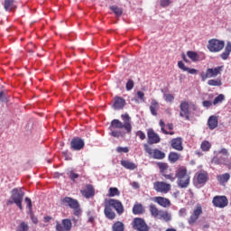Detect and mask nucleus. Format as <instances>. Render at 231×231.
<instances>
[{
  "label": "nucleus",
  "mask_w": 231,
  "mask_h": 231,
  "mask_svg": "<svg viewBox=\"0 0 231 231\" xmlns=\"http://www.w3.org/2000/svg\"><path fill=\"white\" fill-rule=\"evenodd\" d=\"M14 3H15V0H5L4 2V8L5 10H12L14 8Z\"/></svg>",
  "instance_id": "nucleus-33"
},
{
  "label": "nucleus",
  "mask_w": 231,
  "mask_h": 231,
  "mask_svg": "<svg viewBox=\"0 0 231 231\" xmlns=\"http://www.w3.org/2000/svg\"><path fill=\"white\" fill-rule=\"evenodd\" d=\"M126 104L127 103L125 102L124 97H122L120 96H116L114 97V103L112 105V107L116 111H120L121 109H124V107H125Z\"/></svg>",
  "instance_id": "nucleus-17"
},
{
  "label": "nucleus",
  "mask_w": 231,
  "mask_h": 231,
  "mask_svg": "<svg viewBox=\"0 0 231 231\" xmlns=\"http://www.w3.org/2000/svg\"><path fill=\"white\" fill-rule=\"evenodd\" d=\"M126 91H131V89H133V88H134V81H133V79H129L126 82Z\"/></svg>",
  "instance_id": "nucleus-45"
},
{
  "label": "nucleus",
  "mask_w": 231,
  "mask_h": 231,
  "mask_svg": "<svg viewBox=\"0 0 231 231\" xmlns=\"http://www.w3.org/2000/svg\"><path fill=\"white\" fill-rule=\"evenodd\" d=\"M187 56L189 57V59H190V60H192V62L199 61V54H198V52L194 51H189L187 52Z\"/></svg>",
  "instance_id": "nucleus-29"
},
{
  "label": "nucleus",
  "mask_w": 231,
  "mask_h": 231,
  "mask_svg": "<svg viewBox=\"0 0 231 231\" xmlns=\"http://www.w3.org/2000/svg\"><path fill=\"white\" fill-rule=\"evenodd\" d=\"M190 106L188 101H181L180 105V116L185 118V120H190Z\"/></svg>",
  "instance_id": "nucleus-12"
},
{
  "label": "nucleus",
  "mask_w": 231,
  "mask_h": 231,
  "mask_svg": "<svg viewBox=\"0 0 231 231\" xmlns=\"http://www.w3.org/2000/svg\"><path fill=\"white\" fill-rule=\"evenodd\" d=\"M73 227V223H71V219L65 218L61 220L60 223L57 222L56 224V231H69Z\"/></svg>",
  "instance_id": "nucleus-15"
},
{
  "label": "nucleus",
  "mask_w": 231,
  "mask_h": 231,
  "mask_svg": "<svg viewBox=\"0 0 231 231\" xmlns=\"http://www.w3.org/2000/svg\"><path fill=\"white\" fill-rule=\"evenodd\" d=\"M136 136H138L140 138V140H145V133H143V131H138L136 133Z\"/></svg>",
  "instance_id": "nucleus-51"
},
{
  "label": "nucleus",
  "mask_w": 231,
  "mask_h": 231,
  "mask_svg": "<svg viewBox=\"0 0 231 231\" xmlns=\"http://www.w3.org/2000/svg\"><path fill=\"white\" fill-rule=\"evenodd\" d=\"M88 223H95V217H89Z\"/></svg>",
  "instance_id": "nucleus-63"
},
{
  "label": "nucleus",
  "mask_w": 231,
  "mask_h": 231,
  "mask_svg": "<svg viewBox=\"0 0 231 231\" xmlns=\"http://www.w3.org/2000/svg\"><path fill=\"white\" fill-rule=\"evenodd\" d=\"M82 196L86 198V199H89L95 197V187L91 184H87L85 189L80 190Z\"/></svg>",
  "instance_id": "nucleus-18"
},
{
  "label": "nucleus",
  "mask_w": 231,
  "mask_h": 231,
  "mask_svg": "<svg viewBox=\"0 0 231 231\" xmlns=\"http://www.w3.org/2000/svg\"><path fill=\"white\" fill-rule=\"evenodd\" d=\"M163 178H165V180H169L170 181L173 182L176 180V175L174 176V173H170V174H162Z\"/></svg>",
  "instance_id": "nucleus-40"
},
{
  "label": "nucleus",
  "mask_w": 231,
  "mask_h": 231,
  "mask_svg": "<svg viewBox=\"0 0 231 231\" xmlns=\"http://www.w3.org/2000/svg\"><path fill=\"white\" fill-rule=\"evenodd\" d=\"M201 214H203V207H201L200 204H198L195 208L193 209V212L188 218V224L190 226H194L196 223H198V219H199Z\"/></svg>",
  "instance_id": "nucleus-9"
},
{
  "label": "nucleus",
  "mask_w": 231,
  "mask_h": 231,
  "mask_svg": "<svg viewBox=\"0 0 231 231\" xmlns=\"http://www.w3.org/2000/svg\"><path fill=\"white\" fill-rule=\"evenodd\" d=\"M153 189L161 194H169L171 192V186L165 181H155L153 183Z\"/></svg>",
  "instance_id": "nucleus-10"
},
{
  "label": "nucleus",
  "mask_w": 231,
  "mask_h": 231,
  "mask_svg": "<svg viewBox=\"0 0 231 231\" xmlns=\"http://www.w3.org/2000/svg\"><path fill=\"white\" fill-rule=\"evenodd\" d=\"M147 140H148V143H150L151 145L154 144V143H160L161 142V138L160 135L158 134H156V132H154V130L152 128H149L147 130Z\"/></svg>",
  "instance_id": "nucleus-16"
},
{
  "label": "nucleus",
  "mask_w": 231,
  "mask_h": 231,
  "mask_svg": "<svg viewBox=\"0 0 231 231\" xmlns=\"http://www.w3.org/2000/svg\"><path fill=\"white\" fill-rule=\"evenodd\" d=\"M84 149V145H71L70 151H82Z\"/></svg>",
  "instance_id": "nucleus-49"
},
{
  "label": "nucleus",
  "mask_w": 231,
  "mask_h": 231,
  "mask_svg": "<svg viewBox=\"0 0 231 231\" xmlns=\"http://www.w3.org/2000/svg\"><path fill=\"white\" fill-rule=\"evenodd\" d=\"M202 106L204 107H210V106H212V101L205 100L202 102Z\"/></svg>",
  "instance_id": "nucleus-56"
},
{
  "label": "nucleus",
  "mask_w": 231,
  "mask_h": 231,
  "mask_svg": "<svg viewBox=\"0 0 231 231\" xmlns=\"http://www.w3.org/2000/svg\"><path fill=\"white\" fill-rule=\"evenodd\" d=\"M113 208L116 211L119 216H122L124 212V204L118 199H109L105 203L104 214L107 219L113 220L116 217V213L113 211Z\"/></svg>",
  "instance_id": "nucleus-2"
},
{
  "label": "nucleus",
  "mask_w": 231,
  "mask_h": 231,
  "mask_svg": "<svg viewBox=\"0 0 231 231\" xmlns=\"http://www.w3.org/2000/svg\"><path fill=\"white\" fill-rule=\"evenodd\" d=\"M166 127L170 130L172 131V129H174V125H172V123H168L166 125Z\"/></svg>",
  "instance_id": "nucleus-61"
},
{
  "label": "nucleus",
  "mask_w": 231,
  "mask_h": 231,
  "mask_svg": "<svg viewBox=\"0 0 231 231\" xmlns=\"http://www.w3.org/2000/svg\"><path fill=\"white\" fill-rule=\"evenodd\" d=\"M178 67H179L180 69H181L182 71H187V69H189V67L185 66V63H183V61H179V62H178Z\"/></svg>",
  "instance_id": "nucleus-46"
},
{
  "label": "nucleus",
  "mask_w": 231,
  "mask_h": 231,
  "mask_svg": "<svg viewBox=\"0 0 231 231\" xmlns=\"http://www.w3.org/2000/svg\"><path fill=\"white\" fill-rule=\"evenodd\" d=\"M189 75H198V69L188 68L186 70Z\"/></svg>",
  "instance_id": "nucleus-54"
},
{
  "label": "nucleus",
  "mask_w": 231,
  "mask_h": 231,
  "mask_svg": "<svg viewBox=\"0 0 231 231\" xmlns=\"http://www.w3.org/2000/svg\"><path fill=\"white\" fill-rule=\"evenodd\" d=\"M228 156H230V152H228V150L226 148H222L219 151L214 152V156L211 159V163L213 165H226L227 167H230L231 161L228 159Z\"/></svg>",
  "instance_id": "nucleus-3"
},
{
  "label": "nucleus",
  "mask_w": 231,
  "mask_h": 231,
  "mask_svg": "<svg viewBox=\"0 0 231 231\" xmlns=\"http://www.w3.org/2000/svg\"><path fill=\"white\" fill-rule=\"evenodd\" d=\"M223 100H225V95L219 94L217 97H215V99L213 101V105L217 106V104H221V102H223Z\"/></svg>",
  "instance_id": "nucleus-37"
},
{
  "label": "nucleus",
  "mask_w": 231,
  "mask_h": 231,
  "mask_svg": "<svg viewBox=\"0 0 231 231\" xmlns=\"http://www.w3.org/2000/svg\"><path fill=\"white\" fill-rule=\"evenodd\" d=\"M24 201H25V203H26V205H27V208H29V212H33V210H32V199L26 197V198L24 199Z\"/></svg>",
  "instance_id": "nucleus-41"
},
{
  "label": "nucleus",
  "mask_w": 231,
  "mask_h": 231,
  "mask_svg": "<svg viewBox=\"0 0 231 231\" xmlns=\"http://www.w3.org/2000/svg\"><path fill=\"white\" fill-rule=\"evenodd\" d=\"M125 225H124V222L116 221L112 226V231H125Z\"/></svg>",
  "instance_id": "nucleus-27"
},
{
  "label": "nucleus",
  "mask_w": 231,
  "mask_h": 231,
  "mask_svg": "<svg viewBox=\"0 0 231 231\" xmlns=\"http://www.w3.org/2000/svg\"><path fill=\"white\" fill-rule=\"evenodd\" d=\"M158 109H160V104L156 99H152L150 106V111L152 116H156L158 115Z\"/></svg>",
  "instance_id": "nucleus-22"
},
{
  "label": "nucleus",
  "mask_w": 231,
  "mask_h": 231,
  "mask_svg": "<svg viewBox=\"0 0 231 231\" xmlns=\"http://www.w3.org/2000/svg\"><path fill=\"white\" fill-rule=\"evenodd\" d=\"M164 97L166 102H174V96H172L171 94H166Z\"/></svg>",
  "instance_id": "nucleus-48"
},
{
  "label": "nucleus",
  "mask_w": 231,
  "mask_h": 231,
  "mask_svg": "<svg viewBox=\"0 0 231 231\" xmlns=\"http://www.w3.org/2000/svg\"><path fill=\"white\" fill-rule=\"evenodd\" d=\"M28 224L25 222H22L19 226V228L16 231H28L29 230Z\"/></svg>",
  "instance_id": "nucleus-43"
},
{
  "label": "nucleus",
  "mask_w": 231,
  "mask_h": 231,
  "mask_svg": "<svg viewBox=\"0 0 231 231\" xmlns=\"http://www.w3.org/2000/svg\"><path fill=\"white\" fill-rule=\"evenodd\" d=\"M221 71H223V66H218L214 69H207L206 72L200 73L201 80L205 82L207 79H216L217 75H221Z\"/></svg>",
  "instance_id": "nucleus-7"
},
{
  "label": "nucleus",
  "mask_w": 231,
  "mask_h": 231,
  "mask_svg": "<svg viewBox=\"0 0 231 231\" xmlns=\"http://www.w3.org/2000/svg\"><path fill=\"white\" fill-rule=\"evenodd\" d=\"M133 228L137 231H149V226L143 218L135 217L133 221Z\"/></svg>",
  "instance_id": "nucleus-11"
},
{
  "label": "nucleus",
  "mask_w": 231,
  "mask_h": 231,
  "mask_svg": "<svg viewBox=\"0 0 231 231\" xmlns=\"http://www.w3.org/2000/svg\"><path fill=\"white\" fill-rule=\"evenodd\" d=\"M30 217L34 225H37V223H39V219L37 218V217H35V215H33V211H30Z\"/></svg>",
  "instance_id": "nucleus-47"
},
{
  "label": "nucleus",
  "mask_w": 231,
  "mask_h": 231,
  "mask_svg": "<svg viewBox=\"0 0 231 231\" xmlns=\"http://www.w3.org/2000/svg\"><path fill=\"white\" fill-rule=\"evenodd\" d=\"M24 199V191L23 188H14L11 191V199L6 201V205H16L20 210H23V199Z\"/></svg>",
  "instance_id": "nucleus-5"
},
{
  "label": "nucleus",
  "mask_w": 231,
  "mask_h": 231,
  "mask_svg": "<svg viewBox=\"0 0 231 231\" xmlns=\"http://www.w3.org/2000/svg\"><path fill=\"white\" fill-rule=\"evenodd\" d=\"M149 210H150V214H151L152 217H159V216L162 212V210L158 209V208L154 204H151L149 206Z\"/></svg>",
  "instance_id": "nucleus-24"
},
{
  "label": "nucleus",
  "mask_w": 231,
  "mask_h": 231,
  "mask_svg": "<svg viewBox=\"0 0 231 231\" xmlns=\"http://www.w3.org/2000/svg\"><path fill=\"white\" fill-rule=\"evenodd\" d=\"M66 160H71V157L68 156V152H63Z\"/></svg>",
  "instance_id": "nucleus-64"
},
{
  "label": "nucleus",
  "mask_w": 231,
  "mask_h": 231,
  "mask_svg": "<svg viewBox=\"0 0 231 231\" xmlns=\"http://www.w3.org/2000/svg\"><path fill=\"white\" fill-rule=\"evenodd\" d=\"M171 0H160V5L162 6V8H167V6H171Z\"/></svg>",
  "instance_id": "nucleus-39"
},
{
  "label": "nucleus",
  "mask_w": 231,
  "mask_h": 231,
  "mask_svg": "<svg viewBox=\"0 0 231 231\" xmlns=\"http://www.w3.org/2000/svg\"><path fill=\"white\" fill-rule=\"evenodd\" d=\"M137 97L143 102H145V94L142 91H137Z\"/></svg>",
  "instance_id": "nucleus-50"
},
{
  "label": "nucleus",
  "mask_w": 231,
  "mask_h": 231,
  "mask_svg": "<svg viewBox=\"0 0 231 231\" xmlns=\"http://www.w3.org/2000/svg\"><path fill=\"white\" fill-rule=\"evenodd\" d=\"M157 166L160 170L161 174H165L167 171L169 170V163L167 162H157Z\"/></svg>",
  "instance_id": "nucleus-30"
},
{
  "label": "nucleus",
  "mask_w": 231,
  "mask_h": 231,
  "mask_svg": "<svg viewBox=\"0 0 231 231\" xmlns=\"http://www.w3.org/2000/svg\"><path fill=\"white\" fill-rule=\"evenodd\" d=\"M132 187L133 189H140V183H138L137 181H134L132 183Z\"/></svg>",
  "instance_id": "nucleus-60"
},
{
  "label": "nucleus",
  "mask_w": 231,
  "mask_h": 231,
  "mask_svg": "<svg viewBox=\"0 0 231 231\" xmlns=\"http://www.w3.org/2000/svg\"><path fill=\"white\" fill-rule=\"evenodd\" d=\"M110 10H112V12H114V14H116V15H117V17H120V15H122V14H123L122 8H120L118 6L112 5L110 7Z\"/></svg>",
  "instance_id": "nucleus-36"
},
{
  "label": "nucleus",
  "mask_w": 231,
  "mask_h": 231,
  "mask_svg": "<svg viewBox=\"0 0 231 231\" xmlns=\"http://www.w3.org/2000/svg\"><path fill=\"white\" fill-rule=\"evenodd\" d=\"M207 181H208V173L207 171L196 174L195 183H197V185H205Z\"/></svg>",
  "instance_id": "nucleus-19"
},
{
  "label": "nucleus",
  "mask_w": 231,
  "mask_h": 231,
  "mask_svg": "<svg viewBox=\"0 0 231 231\" xmlns=\"http://www.w3.org/2000/svg\"><path fill=\"white\" fill-rule=\"evenodd\" d=\"M209 129L213 130L217 127V116H211L208 120Z\"/></svg>",
  "instance_id": "nucleus-26"
},
{
  "label": "nucleus",
  "mask_w": 231,
  "mask_h": 231,
  "mask_svg": "<svg viewBox=\"0 0 231 231\" xmlns=\"http://www.w3.org/2000/svg\"><path fill=\"white\" fill-rule=\"evenodd\" d=\"M230 53H231V42H228L225 48V51L221 53L220 57L223 60H226V59L230 57Z\"/></svg>",
  "instance_id": "nucleus-25"
},
{
  "label": "nucleus",
  "mask_w": 231,
  "mask_h": 231,
  "mask_svg": "<svg viewBox=\"0 0 231 231\" xmlns=\"http://www.w3.org/2000/svg\"><path fill=\"white\" fill-rule=\"evenodd\" d=\"M117 152H129L128 147H117L116 148Z\"/></svg>",
  "instance_id": "nucleus-52"
},
{
  "label": "nucleus",
  "mask_w": 231,
  "mask_h": 231,
  "mask_svg": "<svg viewBox=\"0 0 231 231\" xmlns=\"http://www.w3.org/2000/svg\"><path fill=\"white\" fill-rule=\"evenodd\" d=\"M121 117L124 123L118 119H114L111 121L109 131L111 136H114V138H120V136H122V132L116 129H125L126 133H131V131H133V126L131 125V116H129V114L122 115Z\"/></svg>",
  "instance_id": "nucleus-1"
},
{
  "label": "nucleus",
  "mask_w": 231,
  "mask_h": 231,
  "mask_svg": "<svg viewBox=\"0 0 231 231\" xmlns=\"http://www.w3.org/2000/svg\"><path fill=\"white\" fill-rule=\"evenodd\" d=\"M212 203L217 208H225V207L228 206V199L226 196H215Z\"/></svg>",
  "instance_id": "nucleus-14"
},
{
  "label": "nucleus",
  "mask_w": 231,
  "mask_h": 231,
  "mask_svg": "<svg viewBox=\"0 0 231 231\" xmlns=\"http://www.w3.org/2000/svg\"><path fill=\"white\" fill-rule=\"evenodd\" d=\"M175 178L178 180V187L180 189H187L190 185V175L187 173L186 167H180L177 169Z\"/></svg>",
  "instance_id": "nucleus-4"
},
{
  "label": "nucleus",
  "mask_w": 231,
  "mask_h": 231,
  "mask_svg": "<svg viewBox=\"0 0 231 231\" xmlns=\"http://www.w3.org/2000/svg\"><path fill=\"white\" fill-rule=\"evenodd\" d=\"M132 212L134 216H142V214L145 213V208L142 203L136 202L133 207Z\"/></svg>",
  "instance_id": "nucleus-21"
},
{
  "label": "nucleus",
  "mask_w": 231,
  "mask_h": 231,
  "mask_svg": "<svg viewBox=\"0 0 231 231\" xmlns=\"http://www.w3.org/2000/svg\"><path fill=\"white\" fill-rule=\"evenodd\" d=\"M60 205L72 208L74 216L79 217L82 214V209H80V204L79 203V200L71 197H65L63 199H60Z\"/></svg>",
  "instance_id": "nucleus-6"
},
{
  "label": "nucleus",
  "mask_w": 231,
  "mask_h": 231,
  "mask_svg": "<svg viewBox=\"0 0 231 231\" xmlns=\"http://www.w3.org/2000/svg\"><path fill=\"white\" fill-rule=\"evenodd\" d=\"M181 155H180L179 153L175 152H171L168 155V160L170 162V163H176V162H178V160H180Z\"/></svg>",
  "instance_id": "nucleus-28"
},
{
  "label": "nucleus",
  "mask_w": 231,
  "mask_h": 231,
  "mask_svg": "<svg viewBox=\"0 0 231 231\" xmlns=\"http://www.w3.org/2000/svg\"><path fill=\"white\" fill-rule=\"evenodd\" d=\"M115 196H120V190L118 188H110L108 189V197L115 198Z\"/></svg>",
  "instance_id": "nucleus-32"
},
{
  "label": "nucleus",
  "mask_w": 231,
  "mask_h": 231,
  "mask_svg": "<svg viewBox=\"0 0 231 231\" xmlns=\"http://www.w3.org/2000/svg\"><path fill=\"white\" fill-rule=\"evenodd\" d=\"M179 213H180V216H181L182 217H185V216H187V209L186 208H180Z\"/></svg>",
  "instance_id": "nucleus-57"
},
{
  "label": "nucleus",
  "mask_w": 231,
  "mask_h": 231,
  "mask_svg": "<svg viewBox=\"0 0 231 231\" xmlns=\"http://www.w3.org/2000/svg\"><path fill=\"white\" fill-rule=\"evenodd\" d=\"M70 145H84V139L80 137H74L70 142Z\"/></svg>",
  "instance_id": "nucleus-35"
},
{
  "label": "nucleus",
  "mask_w": 231,
  "mask_h": 231,
  "mask_svg": "<svg viewBox=\"0 0 231 231\" xmlns=\"http://www.w3.org/2000/svg\"><path fill=\"white\" fill-rule=\"evenodd\" d=\"M159 219H163V221L169 222L171 221V214L168 211L161 210V213L158 217Z\"/></svg>",
  "instance_id": "nucleus-31"
},
{
  "label": "nucleus",
  "mask_w": 231,
  "mask_h": 231,
  "mask_svg": "<svg viewBox=\"0 0 231 231\" xmlns=\"http://www.w3.org/2000/svg\"><path fill=\"white\" fill-rule=\"evenodd\" d=\"M159 125H160L161 131H162V133H163V134H169V132L167 130H165V122H163V119L160 120Z\"/></svg>",
  "instance_id": "nucleus-42"
},
{
  "label": "nucleus",
  "mask_w": 231,
  "mask_h": 231,
  "mask_svg": "<svg viewBox=\"0 0 231 231\" xmlns=\"http://www.w3.org/2000/svg\"><path fill=\"white\" fill-rule=\"evenodd\" d=\"M121 165L122 167H124L125 169H127L128 171H134V169H136V164H134V162H131V161H127V160H122L121 161Z\"/></svg>",
  "instance_id": "nucleus-23"
},
{
  "label": "nucleus",
  "mask_w": 231,
  "mask_h": 231,
  "mask_svg": "<svg viewBox=\"0 0 231 231\" xmlns=\"http://www.w3.org/2000/svg\"><path fill=\"white\" fill-rule=\"evenodd\" d=\"M208 86H223V82H221V79H209L208 81Z\"/></svg>",
  "instance_id": "nucleus-38"
},
{
  "label": "nucleus",
  "mask_w": 231,
  "mask_h": 231,
  "mask_svg": "<svg viewBox=\"0 0 231 231\" xmlns=\"http://www.w3.org/2000/svg\"><path fill=\"white\" fill-rule=\"evenodd\" d=\"M144 151L146 152H148V154L150 156H152V158H153V160H163L165 158V152H163L158 149L152 150L151 147L145 145Z\"/></svg>",
  "instance_id": "nucleus-13"
},
{
  "label": "nucleus",
  "mask_w": 231,
  "mask_h": 231,
  "mask_svg": "<svg viewBox=\"0 0 231 231\" xmlns=\"http://www.w3.org/2000/svg\"><path fill=\"white\" fill-rule=\"evenodd\" d=\"M200 149L204 152H207L208 151H210V145H201Z\"/></svg>",
  "instance_id": "nucleus-58"
},
{
  "label": "nucleus",
  "mask_w": 231,
  "mask_h": 231,
  "mask_svg": "<svg viewBox=\"0 0 231 231\" xmlns=\"http://www.w3.org/2000/svg\"><path fill=\"white\" fill-rule=\"evenodd\" d=\"M154 203L160 205V207H163V208H167V207H171V200L164 197H155L153 198Z\"/></svg>",
  "instance_id": "nucleus-20"
},
{
  "label": "nucleus",
  "mask_w": 231,
  "mask_h": 231,
  "mask_svg": "<svg viewBox=\"0 0 231 231\" xmlns=\"http://www.w3.org/2000/svg\"><path fill=\"white\" fill-rule=\"evenodd\" d=\"M44 221L45 223H50V221H51V217L50 216L44 217Z\"/></svg>",
  "instance_id": "nucleus-62"
},
{
  "label": "nucleus",
  "mask_w": 231,
  "mask_h": 231,
  "mask_svg": "<svg viewBox=\"0 0 231 231\" xmlns=\"http://www.w3.org/2000/svg\"><path fill=\"white\" fill-rule=\"evenodd\" d=\"M183 141L181 137H177L171 140V145H182Z\"/></svg>",
  "instance_id": "nucleus-44"
},
{
  "label": "nucleus",
  "mask_w": 231,
  "mask_h": 231,
  "mask_svg": "<svg viewBox=\"0 0 231 231\" xmlns=\"http://www.w3.org/2000/svg\"><path fill=\"white\" fill-rule=\"evenodd\" d=\"M175 151H183V145H171Z\"/></svg>",
  "instance_id": "nucleus-59"
},
{
  "label": "nucleus",
  "mask_w": 231,
  "mask_h": 231,
  "mask_svg": "<svg viewBox=\"0 0 231 231\" xmlns=\"http://www.w3.org/2000/svg\"><path fill=\"white\" fill-rule=\"evenodd\" d=\"M6 100V95L5 94V91H0V102H5Z\"/></svg>",
  "instance_id": "nucleus-55"
},
{
  "label": "nucleus",
  "mask_w": 231,
  "mask_h": 231,
  "mask_svg": "<svg viewBox=\"0 0 231 231\" xmlns=\"http://www.w3.org/2000/svg\"><path fill=\"white\" fill-rule=\"evenodd\" d=\"M69 178L72 181H75L79 178V173H75L74 171H70Z\"/></svg>",
  "instance_id": "nucleus-53"
},
{
  "label": "nucleus",
  "mask_w": 231,
  "mask_h": 231,
  "mask_svg": "<svg viewBox=\"0 0 231 231\" xmlns=\"http://www.w3.org/2000/svg\"><path fill=\"white\" fill-rule=\"evenodd\" d=\"M225 48V42L217 39H211L208 41V50L211 51V53H217L221 51Z\"/></svg>",
  "instance_id": "nucleus-8"
},
{
  "label": "nucleus",
  "mask_w": 231,
  "mask_h": 231,
  "mask_svg": "<svg viewBox=\"0 0 231 231\" xmlns=\"http://www.w3.org/2000/svg\"><path fill=\"white\" fill-rule=\"evenodd\" d=\"M220 183H226L230 180V173H224L217 177Z\"/></svg>",
  "instance_id": "nucleus-34"
}]
</instances>
